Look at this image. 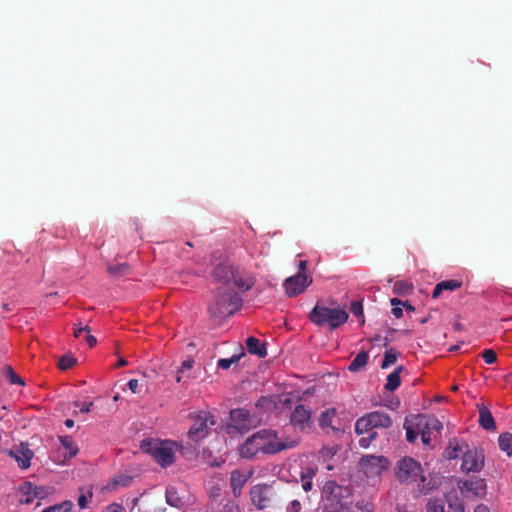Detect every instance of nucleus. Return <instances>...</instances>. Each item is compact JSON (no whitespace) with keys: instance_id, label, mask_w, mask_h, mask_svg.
<instances>
[{"instance_id":"f257e3e1","label":"nucleus","mask_w":512,"mask_h":512,"mask_svg":"<svg viewBox=\"0 0 512 512\" xmlns=\"http://www.w3.org/2000/svg\"><path fill=\"white\" fill-rule=\"evenodd\" d=\"M295 441L283 442L278 439V434L272 429H262L247 438L239 447V454L245 459H252L259 452L264 454H276L292 448Z\"/></svg>"},{"instance_id":"f03ea898","label":"nucleus","mask_w":512,"mask_h":512,"mask_svg":"<svg viewBox=\"0 0 512 512\" xmlns=\"http://www.w3.org/2000/svg\"><path fill=\"white\" fill-rule=\"evenodd\" d=\"M321 509L322 512H354L352 487L327 481L322 488Z\"/></svg>"},{"instance_id":"7ed1b4c3","label":"nucleus","mask_w":512,"mask_h":512,"mask_svg":"<svg viewBox=\"0 0 512 512\" xmlns=\"http://www.w3.org/2000/svg\"><path fill=\"white\" fill-rule=\"evenodd\" d=\"M396 476L403 484H417L418 490L422 494H428L434 489L430 482L426 483L421 464L412 457H404L398 461Z\"/></svg>"},{"instance_id":"20e7f679","label":"nucleus","mask_w":512,"mask_h":512,"mask_svg":"<svg viewBox=\"0 0 512 512\" xmlns=\"http://www.w3.org/2000/svg\"><path fill=\"white\" fill-rule=\"evenodd\" d=\"M242 305V298L233 290L217 289L214 301L208 306L211 317L220 318L234 314Z\"/></svg>"},{"instance_id":"39448f33","label":"nucleus","mask_w":512,"mask_h":512,"mask_svg":"<svg viewBox=\"0 0 512 512\" xmlns=\"http://www.w3.org/2000/svg\"><path fill=\"white\" fill-rule=\"evenodd\" d=\"M348 313L344 309L329 308L315 305L309 314V319L317 326L328 325L331 330L337 329L347 322Z\"/></svg>"},{"instance_id":"423d86ee","label":"nucleus","mask_w":512,"mask_h":512,"mask_svg":"<svg viewBox=\"0 0 512 512\" xmlns=\"http://www.w3.org/2000/svg\"><path fill=\"white\" fill-rule=\"evenodd\" d=\"M140 448L143 452L150 454L162 467L169 466L175 461L173 442L144 439L141 441Z\"/></svg>"},{"instance_id":"0eeeda50","label":"nucleus","mask_w":512,"mask_h":512,"mask_svg":"<svg viewBox=\"0 0 512 512\" xmlns=\"http://www.w3.org/2000/svg\"><path fill=\"white\" fill-rule=\"evenodd\" d=\"M193 424L188 431V438L194 442L198 443L210 432L212 426L215 425V420L213 415L207 411H200L194 416H192Z\"/></svg>"},{"instance_id":"6e6552de","label":"nucleus","mask_w":512,"mask_h":512,"mask_svg":"<svg viewBox=\"0 0 512 512\" xmlns=\"http://www.w3.org/2000/svg\"><path fill=\"white\" fill-rule=\"evenodd\" d=\"M249 496L256 509L264 510L273 506L276 500V491L270 484L259 483L251 487Z\"/></svg>"},{"instance_id":"1a4fd4ad","label":"nucleus","mask_w":512,"mask_h":512,"mask_svg":"<svg viewBox=\"0 0 512 512\" xmlns=\"http://www.w3.org/2000/svg\"><path fill=\"white\" fill-rule=\"evenodd\" d=\"M252 427V419L248 410L238 408L230 411V422L226 427V432L229 435L237 433L243 435L247 433Z\"/></svg>"},{"instance_id":"9d476101","label":"nucleus","mask_w":512,"mask_h":512,"mask_svg":"<svg viewBox=\"0 0 512 512\" xmlns=\"http://www.w3.org/2000/svg\"><path fill=\"white\" fill-rule=\"evenodd\" d=\"M312 283V278L305 273H298L288 277L284 281V289L289 297L297 296L305 291V289Z\"/></svg>"},{"instance_id":"9b49d317","label":"nucleus","mask_w":512,"mask_h":512,"mask_svg":"<svg viewBox=\"0 0 512 512\" xmlns=\"http://www.w3.org/2000/svg\"><path fill=\"white\" fill-rule=\"evenodd\" d=\"M290 424L296 430L304 431L312 425V410L304 404H298L290 414Z\"/></svg>"},{"instance_id":"f8f14e48","label":"nucleus","mask_w":512,"mask_h":512,"mask_svg":"<svg viewBox=\"0 0 512 512\" xmlns=\"http://www.w3.org/2000/svg\"><path fill=\"white\" fill-rule=\"evenodd\" d=\"M9 455L17 462L21 469H27L30 467L34 453L27 443L21 442L9 450Z\"/></svg>"},{"instance_id":"ddd939ff","label":"nucleus","mask_w":512,"mask_h":512,"mask_svg":"<svg viewBox=\"0 0 512 512\" xmlns=\"http://www.w3.org/2000/svg\"><path fill=\"white\" fill-rule=\"evenodd\" d=\"M360 465L366 474L379 475L388 466V460L384 456L366 455L360 460Z\"/></svg>"},{"instance_id":"4468645a","label":"nucleus","mask_w":512,"mask_h":512,"mask_svg":"<svg viewBox=\"0 0 512 512\" xmlns=\"http://www.w3.org/2000/svg\"><path fill=\"white\" fill-rule=\"evenodd\" d=\"M252 470L234 469L230 472V486L234 497H239L242 493V488L252 477Z\"/></svg>"},{"instance_id":"2eb2a0df","label":"nucleus","mask_w":512,"mask_h":512,"mask_svg":"<svg viewBox=\"0 0 512 512\" xmlns=\"http://www.w3.org/2000/svg\"><path fill=\"white\" fill-rule=\"evenodd\" d=\"M414 425L421 435L422 442L424 444L430 443V433L423 431V427H432L433 429L441 428L440 422L434 418L426 415H414Z\"/></svg>"},{"instance_id":"dca6fc26","label":"nucleus","mask_w":512,"mask_h":512,"mask_svg":"<svg viewBox=\"0 0 512 512\" xmlns=\"http://www.w3.org/2000/svg\"><path fill=\"white\" fill-rule=\"evenodd\" d=\"M483 459L479 457L477 451L466 448L462 455L461 468L466 472L480 471L483 467Z\"/></svg>"},{"instance_id":"f3484780","label":"nucleus","mask_w":512,"mask_h":512,"mask_svg":"<svg viewBox=\"0 0 512 512\" xmlns=\"http://www.w3.org/2000/svg\"><path fill=\"white\" fill-rule=\"evenodd\" d=\"M235 288H237L241 292H246L254 285V278L239 269L233 270V277H231V282Z\"/></svg>"},{"instance_id":"a211bd4d","label":"nucleus","mask_w":512,"mask_h":512,"mask_svg":"<svg viewBox=\"0 0 512 512\" xmlns=\"http://www.w3.org/2000/svg\"><path fill=\"white\" fill-rule=\"evenodd\" d=\"M234 267L228 263L218 264L212 271L211 277L214 282L229 284L233 277Z\"/></svg>"},{"instance_id":"6ab92c4d","label":"nucleus","mask_w":512,"mask_h":512,"mask_svg":"<svg viewBox=\"0 0 512 512\" xmlns=\"http://www.w3.org/2000/svg\"><path fill=\"white\" fill-rule=\"evenodd\" d=\"M337 420V410L334 407L328 408L325 411H322L318 422L319 426L326 433L329 431H338L339 428L335 426V421Z\"/></svg>"},{"instance_id":"aec40b11","label":"nucleus","mask_w":512,"mask_h":512,"mask_svg":"<svg viewBox=\"0 0 512 512\" xmlns=\"http://www.w3.org/2000/svg\"><path fill=\"white\" fill-rule=\"evenodd\" d=\"M165 498L168 505L178 508L179 510H184L187 506L186 501L179 495L175 486H168L166 488Z\"/></svg>"},{"instance_id":"412c9836","label":"nucleus","mask_w":512,"mask_h":512,"mask_svg":"<svg viewBox=\"0 0 512 512\" xmlns=\"http://www.w3.org/2000/svg\"><path fill=\"white\" fill-rule=\"evenodd\" d=\"M58 440L62 448L65 450L64 459L62 461L63 463L69 459H72L78 454L79 448L74 442L72 436H58Z\"/></svg>"},{"instance_id":"4be33fe9","label":"nucleus","mask_w":512,"mask_h":512,"mask_svg":"<svg viewBox=\"0 0 512 512\" xmlns=\"http://www.w3.org/2000/svg\"><path fill=\"white\" fill-rule=\"evenodd\" d=\"M370 424L375 428H389L392 425L390 416L381 411H373L367 414Z\"/></svg>"},{"instance_id":"5701e85b","label":"nucleus","mask_w":512,"mask_h":512,"mask_svg":"<svg viewBox=\"0 0 512 512\" xmlns=\"http://www.w3.org/2000/svg\"><path fill=\"white\" fill-rule=\"evenodd\" d=\"M461 286L462 282L456 279L441 281L436 284L432 293V298L437 299L444 290L455 291L459 289Z\"/></svg>"},{"instance_id":"b1692460","label":"nucleus","mask_w":512,"mask_h":512,"mask_svg":"<svg viewBox=\"0 0 512 512\" xmlns=\"http://www.w3.org/2000/svg\"><path fill=\"white\" fill-rule=\"evenodd\" d=\"M246 347L250 354L256 355L259 358H264L267 355L265 345L256 337H248L246 340Z\"/></svg>"},{"instance_id":"393cba45","label":"nucleus","mask_w":512,"mask_h":512,"mask_svg":"<svg viewBox=\"0 0 512 512\" xmlns=\"http://www.w3.org/2000/svg\"><path fill=\"white\" fill-rule=\"evenodd\" d=\"M468 448V445L466 443L460 444L456 439H453L449 442L448 447L444 451V457L449 460H453L459 457L460 453L463 454V452Z\"/></svg>"},{"instance_id":"a878e982","label":"nucleus","mask_w":512,"mask_h":512,"mask_svg":"<svg viewBox=\"0 0 512 512\" xmlns=\"http://www.w3.org/2000/svg\"><path fill=\"white\" fill-rule=\"evenodd\" d=\"M479 424L487 431H491L496 428L495 420L491 412L484 406L479 409Z\"/></svg>"},{"instance_id":"bb28decb","label":"nucleus","mask_w":512,"mask_h":512,"mask_svg":"<svg viewBox=\"0 0 512 512\" xmlns=\"http://www.w3.org/2000/svg\"><path fill=\"white\" fill-rule=\"evenodd\" d=\"M403 369V366H399L387 376V382L385 384V389L387 391L393 392L400 386V373L403 371Z\"/></svg>"},{"instance_id":"cd10ccee","label":"nucleus","mask_w":512,"mask_h":512,"mask_svg":"<svg viewBox=\"0 0 512 512\" xmlns=\"http://www.w3.org/2000/svg\"><path fill=\"white\" fill-rule=\"evenodd\" d=\"M369 355L367 351H360L355 358L351 361L348 369L351 372L359 371L367 365Z\"/></svg>"},{"instance_id":"c85d7f7f","label":"nucleus","mask_w":512,"mask_h":512,"mask_svg":"<svg viewBox=\"0 0 512 512\" xmlns=\"http://www.w3.org/2000/svg\"><path fill=\"white\" fill-rule=\"evenodd\" d=\"M413 422H414V415L411 416L410 418L407 417L404 421V428L406 430V440L409 443L415 442V440L417 439V436L419 434V432L415 428V425Z\"/></svg>"},{"instance_id":"c756f323","label":"nucleus","mask_w":512,"mask_h":512,"mask_svg":"<svg viewBox=\"0 0 512 512\" xmlns=\"http://www.w3.org/2000/svg\"><path fill=\"white\" fill-rule=\"evenodd\" d=\"M466 489L475 495H483L485 491V482L483 479L470 480L464 483Z\"/></svg>"},{"instance_id":"7c9ffc66","label":"nucleus","mask_w":512,"mask_h":512,"mask_svg":"<svg viewBox=\"0 0 512 512\" xmlns=\"http://www.w3.org/2000/svg\"><path fill=\"white\" fill-rule=\"evenodd\" d=\"M499 447L506 452L508 456H512V433H502L498 438Z\"/></svg>"},{"instance_id":"2f4dec72","label":"nucleus","mask_w":512,"mask_h":512,"mask_svg":"<svg viewBox=\"0 0 512 512\" xmlns=\"http://www.w3.org/2000/svg\"><path fill=\"white\" fill-rule=\"evenodd\" d=\"M3 374L10 384L21 386L25 385L24 380L15 373L14 369L10 365H6L3 368Z\"/></svg>"},{"instance_id":"473e14b6","label":"nucleus","mask_w":512,"mask_h":512,"mask_svg":"<svg viewBox=\"0 0 512 512\" xmlns=\"http://www.w3.org/2000/svg\"><path fill=\"white\" fill-rule=\"evenodd\" d=\"M371 430H374L372 425L370 424L369 418L366 415L360 417L356 423H355V432L358 435H362L365 433L370 432Z\"/></svg>"},{"instance_id":"72a5a7b5","label":"nucleus","mask_w":512,"mask_h":512,"mask_svg":"<svg viewBox=\"0 0 512 512\" xmlns=\"http://www.w3.org/2000/svg\"><path fill=\"white\" fill-rule=\"evenodd\" d=\"M399 355H400V353L395 351L392 348L386 350L384 353V358H383V361L381 364V368L386 369V368L392 366L393 364H395Z\"/></svg>"},{"instance_id":"f704fd0d","label":"nucleus","mask_w":512,"mask_h":512,"mask_svg":"<svg viewBox=\"0 0 512 512\" xmlns=\"http://www.w3.org/2000/svg\"><path fill=\"white\" fill-rule=\"evenodd\" d=\"M107 270L112 276L120 277L126 275L129 272L130 266L127 263H120L109 265Z\"/></svg>"},{"instance_id":"c9c22d12","label":"nucleus","mask_w":512,"mask_h":512,"mask_svg":"<svg viewBox=\"0 0 512 512\" xmlns=\"http://www.w3.org/2000/svg\"><path fill=\"white\" fill-rule=\"evenodd\" d=\"M79 491L81 494L78 497V506L81 509H86L88 507V503L91 501L93 497L92 489L89 488L84 492V488H80Z\"/></svg>"},{"instance_id":"e433bc0d","label":"nucleus","mask_w":512,"mask_h":512,"mask_svg":"<svg viewBox=\"0 0 512 512\" xmlns=\"http://www.w3.org/2000/svg\"><path fill=\"white\" fill-rule=\"evenodd\" d=\"M242 355H244V353L240 355H233L231 358H222L218 361L217 366L218 368L227 370L231 367L232 364L237 363Z\"/></svg>"},{"instance_id":"4c0bfd02","label":"nucleus","mask_w":512,"mask_h":512,"mask_svg":"<svg viewBox=\"0 0 512 512\" xmlns=\"http://www.w3.org/2000/svg\"><path fill=\"white\" fill-rule=\"evenodd\" d=\"M448 507L450 512H465L464 503L457 496L448 500Z\"/></svg>"},{"instance_id":"58836bf2","label":"nucleus","mask_w":512,"mask_h":512,"mask_svg":"<svg viewBox=\"0 0 512 512\" xmlns=\"http://www.w3.org/2000/svg\"><path fill=\"white\" fill-rule=\"evenodd\" d=\"M73 504L71 501H64L61 504L54 505L49 507L42 512H69L72 508Z\"/></svg>"},{"instance_id":"ea45409f","label":"nucleus","mask_w":512,"mask_h":512,"mask_svg":"<svg viewBox=\"0 0 512 512\" xmlns=\"http://www.w3.org/2000/svg\"><path fill=\"white\" fill-rule=\"evenodd\" d=\"M427 512H445L444 502L441 499H432L427 503Z\"/></svg>"},{"instance_id":"a19ab883","label":"nucleus","mask_w":512,"mask_h":512,"mask_svg":"<svg viewBox=\"0 0 512 512\" xmlns=\"http://www.w3.org/2000/svg\"><path fill=\"white\" fill-rule=\"evenodd\" d=\"M76 362V359L70 355H63L58 362V367L61 370L70 369Z\"/></svg>"},{"instance_id":"79ce46f5","label":"nucleus","mask_w":512,"mask_h":512,"mask_svg":"<svg viewBox=\"0 0 512 512\" xmlns=\"http://www.w3.org/2000/svg\"><path fill=\"white\" fill-rule=\"evenodd\" d=\"M390 303L392 305V314L396 317V318H401L403 316V310L401 307H399V305L402 304V301L397 299V298H392L390 300Z\"/></svg>"},{"instance_id":"37998d69","label":"nucleus","mask_w":512,"mask_h":512,"mask_svg":"<svg viewBox=\"0 0 512 512\" xmlns=\"http://www.w3.org/2000/svg\"><path fill=\"white\" fill-rule=\"evenodd\" d=\"M286 512H301L302 503L298 499L289 501L285 507Z\"/></svg>"},{"instance_id":"c03bdc74","label":"nucleus","mask_w":512,"mask_h":512,"mask_svg":"<svg viewBox=\"0 0 512 512\" xmlns=\"http://www.w3.org/2000/svg\"><path fill=\"white\" fill-rule=\"evenodd\" d=\"M482 358L487 364H493L497 360V354L492 349H486L482 353Z\"/></svg>"},{"instance_id":"a18cd8bd","label":"nucleus","mask_w":512,"mask_h":512,"mask_svg":"<svg viewBox=\"0 0 512 512\" xmlns=\"http://www.w3.org/2000/svg\"><path fill=\"white\" fill-rule=\"evenodd\" d=\"M394 288L398 293L407 294L410 291H412L413 286L412 284L403 281H398L395 283Z\"/></svg>"},{"instance_id":"49530a36","label":"nucleus","mask_w":512,"mask_h":512,"mask_svg":"<svg viewBox=\"0 0 512 512\" xmlns=\"http://www.w3.org/2000/svg\"><path fill=\"white\" fill-rule=\"evenodd\" d=\"M316 475V469L312 468V467H306L304 469H302V471L300 472V478L301 480H312V478Z\"/></svg>"},{"instance_id":"de8ad7c7","label":"nucleus","mask_w":512,"mask_h":512,"mask_svg":"<svg viewBox=\"0 0 512 512\" xmlns=\"http://www.w3.org/2000/svg\"><path fill=\"white\" fill-rule=\"evenodd\" d=\"M350 310L355 316L363 315V306L361 302L354 301L351 303Z\"/></svg>"},{"instance_id":"09e8293b","label":"nucleus","mask_w":512,"mask_h":512,"mask_svg":"<svg viewBox=\"0 0 512 512\" xmlns=\"http://www.w3.org/2000/svg\"><path fill=\"white\" fill-rule=\"evenodd\" d=\"M128 387L130 389V391L134 394H138L141 392V388H140V385H139V381L137 379H131L129 380L128 382Z\"/></svg>"},{"instance_id":"8fccbe9b","label":"nucleus","mask_w":512,"mask_h":512,"mask_svg":"<svg viewBox=\"0 0 512 512\" xmlns=\"http://www.w3.org/2000/svg\"><path fill=\"white\" fill-rule=\"evenodd\" d=\"M85 332V333H90L91 332V328L86 325V326H82L81 324H79V326H77L75 329H74V336L76 338H79L80 335Z\"/></svg>"},{"instance_id":"3c124183","label":"nucleus","mask_w":512,"mask_h":512,"mask_svg":"<svg viewBox=\"0 0 512 512\" xmlns=\"http://www.w3.org/2000/svg\"><path fill=\"white\" fill-rule=\"evenodd\" d=\"M271 404H272V400H271V398H269V397H261V398L256 402V407H259V408H267V407H269Z\"/></svg>"},{"instance_id":"603ef678","label":"nucleus","mask_w":512,"mask_h":512,"mask_svg":"<svg viewBox=\"0 0 512 512\" xmlns=\"http://www.w3.org/2000/svg\"><path fill=\"white\" fill-rule=\"evenodd\" d=\"M85 340H86L87 344L89 345V347H94L97 343V339L93 335H91V332L86 333Z\"/></svg>"},{"instance_id":"864d4df0","label":"nucleus","mask_w":512,"mask_h":512,"mask_svg":"<svg viewBox=\"0 0 512 512\" xmlns=\"http://www.w3.org/2000/svg\"><path fill=\"white\" fill-rule=\"evenodd\" d=\"M92 407H93V402L82 403L80 406V412L81 413H89L91 411Z\"/></svg>"},{"instance_id":"5fc2aeb1","label":"nucleus","mask_w":512,"mask_h":512,"mask_svg":"<svg viewBox=\"0 0 512 512\" xmlns=\"http://www.w3.org/2000/svg\"><path fill=\"white\" fill-rule=\"evenodd\" d=\"M301 481H302V488L305 492H308L312 489V486H313L312 480L305 479V480H301Z\"/></svg>"},{"instance_id":"6e6d98bb","label":"nucleus","mask_w":512,"mask_h":512,"mask_svg":"<svg viewBox=\"0 0 512 512\" xmlns=\"http://www.w3.org/2000/svg\"><path fill=\"white\" fill-rule=\"evenodd\" d=\"M370 439H367V436L366 437H362L360 438L359 440V445L362 447V448H367L369 447L370 445Z\"/></svg>"},{"instance_id":"4d7b16f0","label":"nucleus","mask_w":512,"mask_h":512,"mask_svg":"<svg viewBox=\"0 0 512 512\" xmlns=\"http://www.w3.org/2000/svg\"><path fill=\"white\" fill-rule=\"evenodd\" d=\"M474 512H491V511L486 505L480 504V505L476 506V508L474 509Z\"/></svg>"},{"instance_id":"13d9d810","label":"nucleus","mask_w":512,"mask_h":512,"mask_svg":"<svg viewBox=\"0 0 512 512\" xmlns=\"http://www.w3.org/2000/svg\"><path fill=\"white\" fill-rule=\"evenodd\" d=\"M307 268V261L306 260H301L298 264V269H299V272L298 273H303Z\"/></svg>"},{"instance_id":"bf43d9fd","label":"nucleus","mask_w":512,"mask_h":512,"mask_svg":"<svg viewBox=\"0 0 512 512\" xmlns=\"http://www.w3.org/2000/svg\"><path fill=\"white\" fill-rule=\"evenodd\" d=\"M367 439H370V443L376 439L377 433L374 430H371L370 432L366 433Z\"/></svg>"},{"instance_id":"052dcab7","label":"nucleus","mask_w":512,"mask_h":512,"mask_svg":"<svg viewBox=\"0 0 512 512\" xmlns=\"http://www.w3.org/2000/svg\"><path fill=\"white\" fill-rule=\"evenodd\" d=\"M193 365V361L192 360H186L182 363V368L183 369H190Z\"/></svg>"},{"instance_id":"680f3d73","label":"nucleus","mask_w":512,"mask_h":512,"mask_svg":"<svg viewBox=\"0 0 512 512\" xmlns=\"http://www.w3.org/2000/svg\"><path fill=\"white\" fill-rule=\"evenodd\" d=\"M128 364V362L126 361V359L124 358H119L117 364H116V367H123V366H126Z\"/></svg>"},{"instance_id":"e2e57ef3","label":"nucleus","mask_w":512,"mask_h":512,"mask_svg":"<svg viewBox=\"0 0 512 512\" xmlns=\"http://www.w3.org/2000/svg\"><path fill=\"white\" fill-rule=\"evenodd\" d=\"M64 424L66 427L72 428L74 426V421L72 419H66Z\"/></svg>"},{"instance_id":"0e129e2a","label":"nucleus","mask_w":512,"mask_h":512,"mask_svg":"<svg viewBox=\"0 0 512 512\" xmlns=\"http://www.w3.org/2000/svg\"><path fill=\"white\" fill-rule=\"evenodd\" d=\"M401 305L406 307V309H408V310L414 311V307L411 304H409L408 302H405V303L402 302Z\"/></svg>"},{"instance_id":"69168bd1","label":"nucleus","mask_w":512,"mask_h":512,"mask_svg":"<svg viewBox=\"0 0 512 512\" xmlns=\"http://www.w3.org/2000/svg\"><path fill=\"white\" fill-rule=\"evenodd\" d=\"M430 429H433L432 427H423V431H427L429 433Z\"/></svg>"},{"instance_id":"338daca9","label":"nucleus","mask_w":512,"mask_h":512,"mask_svg":"<svg viewBox=\"0 0 512 512\" xmlns=\"http://www.w3.org/2000/svg\"><path fill=\"white\" fill-rule=\"evenodd\" d=\"M156 512H166V508L158 509Z\"/></svg>"},{"instance_id":"774afa93","label":"nucleus","mask_w":512,"mask_h":512,"mask_svg":"<svg viewBox=\"0 0 512 512\" xmlns=\"http://www.w3.org/2000/svg\"><path fill=\"white\" fill-rule=\"evenodd\" d=\"M113 399H114L115 401H117V400L119 399V396H118V395H115V396L113 397Z\"/></svg>"}]
</instances>
